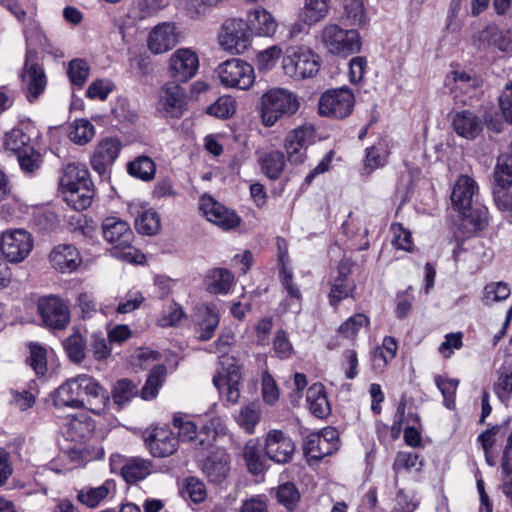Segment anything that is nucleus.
Returning <instances> with one entry per match:
<instances>
[{"label": "nucleus", "instance_id": "obj_1", "mask_svg": "<svg viewBox=\"0 0 512 512\" xmlns=\"http://www.w3.org/2000/svg\"><path fill=\"white\" fill-rule=\"evenodd\" d=\"M298 97L283 88H271L260 98V115L266 127L273 126L282 118H289L299 110Z\"/></svg>", "mask_w": 512, "mask_h": 512}, {"label": "nucleus", "instance_id": "obj_2", "mask_svg": "<svg viewBox=\"0 0 512 512\" xmlns=\"http://www.w3.org/2000/svg\"><path fill=\"white\" fill-rule=\"evenodd\" d=\"M102 233L107 242L114 244V256L128 262H142L144 255H139L131 245L134 233L127 222L115 217H107L102 222Z\"/></svg>", "mask_w": 512, "mask_h": 512}, {"label": "nucleus", "instance_id": "obj_3", "mask_svg": "<svg viewBox=\"0 0 512 512\" xmlns=\"http://www.w3.org/2000/svg\"><path fill=\"white\" fill-rule=\"evenodd\" d=\"M321 42L330 54L342 58L359 53L362 47L357 29H344L338 24H328L323 28Z\"/></svg>", "mask_w": 512, "mask_h": 512}, {"label": "nucleus", "instance_id": "obj_4", "mask_svg": "<svg viewBox=\"0 0 512 512\" xmlns=\"http://www.w3.org/2000/svg\"><path fill=\"white\" fill-rule=\"evenodd\" d=\"M286 75L296 79L314 77L320 70L321 57L306 47H289L282 60Z\"/></svg>", "mask_w": 512, "mask_h": 512}, {"label": "nucleus", "instance_id": "obj_5", "mask_svg": "<svg viewBox=\"0 0 512 512\" xmlns=\"http://www.w3.org/2000/svg\"><path fill=\"white\" fill-rule=\"evenodd\" d=\"M220 83L227 88L248 90L255 81L254 68L239 58L228 59L215 70Z\"/></svg>", "mask_w": 512, "mask_h": 512}, {"label": "nucleus", "instance_id": "obj_6", "mask_svg": "<svg viewBox=\"0 0 512 512\" xmlns=\"http://www.w3.org/2000/svg\"><path fill=\"white\" fill-rule=\"evenodd\" d=\"M354 105L355 97L348 87L329 89L319 98L318 112L321 116L344 119L352 113Z\"/></svg>", "mask_w": 512, "mask_h": 512}, {"label": "nucleus", "instance_id": "obj_7", "mask_svg": "<svg viewBox=\"0 0 512 512\" xmlns=\"http://www.w3.org/2000/svg\"><path fill=\"white\" fill-rule=\"evenodd\" d=\"M37 311L43 325L50 330H64L71 321L68 304L56 295L41 296Z\"/></svg>", "mask_w": 512, "mask_h": 512}, {"label": "nucleus", "instance_id": "obj_8", "mask_svg": "<svg viewBox=\"0 0 512 512\" xmlns=\"http://www.w3.org/2000/svg\"><path fill=\"white\" fill-rule=\"evenodd\" d=\"M23 91L30 103L36 101L45 91L47 76L44 68L37 62V53L33 50L26 52L25 64L20 75Z\"/></svg>", "mask_w": 512, "mask_h": 512}, {"label": "nucleus", "instance_id": "obj_9", "mask_svg": "<svg viewBox=\"0 0 512 512\" xmlns=\"http://www.w3.org/2000/svg\"><path fill=\"white\" fill-rule=\"evenodd\" d=\"M33 248L31 234L24 229L7 230L0 236V253L7 262L20 263Z\"/></svg>", "mask_w": 512, "mask_h": 512}, {"label": "nucleus", "instance_id": "obj_10", "mask_svg": "<svg viewBox=\"0 0 512 512\" xmlns=\"http://www.w3.org/2000/svg\"><path fill=\"white\" fill-rule=\"evenodd\" d=\"M80 399L84 409H88L96 415L106 412L110 404V394L94 377L87 374L78 375Z\"/></svg>", "mask_w": 512, "mask_h": 512}, {"label": "nucleus", "instance_id": "obj_11", "mask_svg": "<svg viewBox=\"0 0 512 512\" xmlns=\"http://www.w3.org/2000/svg\"><path fill=\"white\" fill-rule=\"evenodd\" d=\"M145 444L153 457L165 458L178 450L179 439L168 425L155 426L145 437Z\"/></svg>", "mask_w": 512, "mask_h": 512}, {"label": "nucleus", "instance_id": "obj_12", "mask_svg": "<svg viewBox=\"0 0 512 512\" xmlns=\"http://www.w3.org/2000/svg\"><path fill=\"white\" fill-rule=\"evenodd\" d=\"M252 36L248 21L243 19H227L222 25L220 42L222 46L237 53L244 51Z\"/></svg>", "mask_w": 512, "mask_h": 512}, {"label": "nucleus", "instance_id": "obj_13", "mask_svg": "<svg viewBox=\"0 0 512 512\" xmlns=\"http://www.w3.org/2000/svg\"><path fill=\"white\" fill-rule=\"evenodd\" d=\"M295 443L282 430H270L265 438L264 451L268 459L277 464H287L293 459Z\"/></svg>", "mask_w": 512, "mask_h": 512}, {"label": "nucleus", "instance_id": "obj_14", "mask_svg": "<svg viewBox=\"0 0 512 512\" xmlns=\"http://www.w3.org/2000/svg\"><path fill=\"white\" fill-rule=\"evenodd\" d=\"M121 146V142L114 137L104 138L96 145L90 163L93 170L102 178L110 176L111 167L120 153Z\"/></svg>", "mask_w": 512, "mask_h": 512}, {"label": "nucleus", "instance_id": "obj_15", "mask_svg": "<svg viewBox=\"0 0 512 512\" xmlns=\"http://www.w3.org/2000/svg\"><path fill=\"white\" fill-rule=\"evenodd\" d=\"M314 140L315 130L312 126H301L288 133L284 147L289 162L303 163L306 158V150L314 143Z\"/></svg>", "mask_w": 512, "mask_h": 512}, {"label": "nucleus", "instance_id": "obj_16", "mask_svg": "<svg viewBox=\"0 0 512 512\" xmlns=\"http://www.w3.org/2000/svg\"><path fill=\"white\" fill-rule=\"evenodd\" d=\"M199 68L198 56L190 49H178L169 60L168 72L173 82L183 83L195 76Z\"/></svg>", "mask_w": 512, "mask_h": 512}, {"label": "nucleus", "instance_id": "obj_17", "mask_svg": "<svg viewBox=\"0 0 512 512\" xmlns=\"http://www.w3.org/2000/svg\"><path fill=\"white\" fill-rule=\"evenodd\" d=\"M200 209L208 221L223 230L234 229L241 223V218L235 211L225 207L211 196L201 198Z\"/></svg>", "mask_w": 512, "mask_h": 512}, {"label": "nucleus", "instance_id": "obj_18", "mask_svg": "<svg viewBox=\"0 0 512 512\" xmlns=\"http://www.w3.org/2000/svg\"><path fill=\"white\" fill-rule=\"evenodd\" d=\"M350 272V268L341 262L337 266V275L329 280L330 291L328 293V300L329 304L334 308H337L343 300L353 297L356 284L354 280L350 279Z\"/></svg>", "mask_w": 512, "mask_h": 512}, {"label": "nucleus", "instance_id": "obj_19", "mask_svg": "<svg viewBox=\"0 0 512 512\" xmlns=\"http://www.w3.org/2000/svg\"><path fill=\"white\" fill-rule=\"evenodd\" d=\"M451 125L454 132L466 140L476 139L484 129L483 119L469 109L454 112Z\"/></svg>", "mask_w": 512, "mask_h": 512}, {"label": "nucleus", "instance_id": "obj_20", "mask_svg": "<svg viewBox=\"0 0 512 512\" xmlns=\"http://www.w3.org/2000/svg\"><path fill=\"white\" fill-rule=\"evenodd\" d=\"M224 425L221 418L212 417L207 420L199 429L190 442L191 448L197 451H215V442L220 434L224 433Z\"/></svg>", "mask_w": 512, "mask_h": 512}, {"label": "nucleus", "instance_id": "obj_21", "mask_svg": "<svg viewBox=\"0 0 512 512\" xmlns=\"http://www.w3.org/2000/svg\"><path fill=\"white\" fill-rule=\"evenodd\" d=\"M49 260L54 269L60 273H72L82 263L79 250L72 244H59L49 254Z\"/></svg>", "mask_w": 512, "mask_h": 512}, {"label": "nucleus", "instance_id": "obj_22", "mask_svg": "<svg viewBox=\"0 0 512 512\" xmlns=\"http://www.w3.org/2000/svg\"><path fill=\"white\" fill-rule=\"evenodd\" d=\"M230 471V456L223 450L216 448L202 462V472L208 480L215 484L222 483Z\"/></svg>", "mask_w": 512, "mask_h": 512}, {"label": "nucleus", "instance_id": "obj_23", "mask_svg": "<svg viewBox=\"0 0 512 512\" xmlns=\"http://www.w3.org/2000/svg\"><path fill=\"white\" fill-rule=\"evenodd\" d=\"M178 42L176 26L164 22L154 27L148 37V48L154 54H161L172 49Z\"/></svg>", "mask_w": 512, "mask_h": 512}, {"label": "nucleus", "instance_id": "obj_24", "mask_svg": "<svg viewBox=\"0 0 512 512\" xmlns=\"http://www.w3.org/2000/svg\"><path fill=\"white\" fill-rule=\"evenodd\" d=\"M512 187V142L509 144L507 150L497 157L496 165L493 171V186L492 195L495 198V193L506 191Z\"/></svg>", "mask_w": 512, "mask_h": 512}, {"label": "nucleus", "instance_id": "obj_25", "mask_svg": "<svg viewBox=\"0 0 512 512\" xmlns=\"http://www.w3.org/2000/svg\"><path fill=\"white\" fill-rule=\"evenodd\" d=\"M78 375L66 380L51 394L53 405L56 408L69 407L72 409H84L81 393L78 387Z\"/></svg>", "mask_w": 512, "mask_h": 512}, {"label": "nucleus", "instance_id": "obj_26", "mask_svg": "<svg viewBox=\"0 0 512 512\" xmlns=\"http://www.w3.org/2000/svg\"><path fill=\"white\" fill-rule=\"evenodd\" d=\"M478 48L493 46L501 52L512 51V31L500 30L497 25L489 24L478 33Z\"/></svg>", "mask_w": 512, "mask_h": 512}, {"label": "nucleus", "instance_id": "obj_27", "mask_svg": "<svg viewBox=\"0 0 512 512\" xmlns=\"http://www.w3.org/2000/svg\"><path fill=\"white\" fill-rule=\"evenodd\" d=\"M185 92L177 82L167 83L163 87L160 105L170 117L180 118L183 114Z\"/></svg>", "mask_w": 512, "mask_h": 512}, {"label": "nucleus", "instance_id": "obj_28", "mask_svg": "<svg viewBox=\"0 0 512 512\" xmlns=\"http://www.w3.org/2000/svg\"><path fill=\"white\" fill-rule=\"evenodd\" d=\"M459 213L461 214L459 230L463 234H474L488 225V211L484 206H470Z\"/></svg>", "mask_w": 512, "mask_h": 512}, {"label": "nucleus", "instance_id": "obj_29", "mask_svg": "<svg viewBox=\"0 0 512 512\" xmlns=\"http://www.w3.org/2000/svg\"><path fill=\"white\" fill-rule=\"evenodd\" d=\"M93 182L87 167L80 163H70L63 169V174L59 180V187L63 192L75 189L82 184L91 185Z\"/></svg>", "mask_w": 512, "mask_h": 512}, {"label": "nucleus", "instance_id": "obj_30", "mask_svg": "<svg viewBox=\"0 0 512 512\" xmlns=\"http://www.w3.org/2000/svg\"><path fill=\"white\" fill-rule=\"evenodd\" d=\"M242 456L247 470L252 475L258 476L266 469V458L268 457L258 440L250 439L244 445Z\"/></svg>", "mask_w": 512, "mask_h": 512}, {"label": "nucleus", "instance_id": "obj_31", "mask_svg": "<svg viewBox=\"0 0 512 512\" xmlns=\"http://www.w3.org/2000/svg\"><path fill=\"white\" fill-rule=\"evenodd\" d=\"M475 187L476 182L472 178L468 176L459 178L451 193V201L455 210L460 212L472 206Z\"/></svg>", "mask_w": 512, "mask_h": 512}, {"label": "nucleus", "instance_id": "obj_32", "mask_svg": "<svg viewBox=\"0 0 512 512\" xmlns=\"http://www.w3.org/2000/svg\"><path fill=\"white\" fill-rule=\"evenodd\" d=\"M152 462L148 459L133 457L121 467V476L124 481L130 485L144 480L152 472Z\"/></svg>", "mask_w": 512, "mask_h": 512}, {"label": "nucleus", "instance_id": "obj_33", "mask_svg": "<svg viewBox=\"0 0 512 512\" xmlns=\"http://www.w3.org/2000/svg\"><path fill=\"white\" fill-rule=\"evenodd\" d=\"M306 398L309 404V409L314 416L323 419L330 415L331 408L324 385L321 383L313 384L308 388Z\"/></svg>", "mask_w": 512, "mask_h": 512}, {"label": "nucleus", "instance_id": "obj_34", "mask_svg": "<svg viewBox=\"0 0 512 512\" xmlns=\"http://www.w3.org/2000/svg\"><path fill=\"white\" fill-rule=\"evenodd\" d=\"M233 274L225 268H213L205 277L206 289L212 294H226L233 283Z\"/></svg>", "mask_w": 512, "mask_h": 512}, {"label": "nucleus", "instance_id": "obj_35", "mask_svg": "<svg viewBox=\"0 0 512 512\" xmlns=\"http://www.w3.org/2000/svg\"><path fill=\"white\" fill-rule=\"evenodd\" d=\"M94 195L93 183L91 185L82 184L81 187L77 186L75 189L63 192V199L74 210L82 211L90 207Z\"/></svg>", "mask_w": 512, "mask_h": 512}, {"label": "nucleus", "instance_id": "obj_36", "mask_svg": "<svg viewBox=\"0 0 512 512\" xmlns=\"http://www.w3.org/2000/svg\"><path fill=\"white\" fill-rule=\"evenodd\" d=\"M259 164L261 171L267 178L277 180L286 166L285 155L279 150L269 151L259 158Z\"/></svg>", "mask_w": 512, "mask_h": 512}, {"label": "nucleus", "instance_id": "obj_37", "mask_svg": "<svg viewBox=\"0 0 512 512\" xmlns=\"http://www.w3.org/2000/svg\"><path fill=\"white\" fill-rule=\"evenodd\" d=\"M331 0H305L300 19L312 26L322 21L329 13Z\"/></svg>", "mask_w": 512, "mask_h": 512}, {"label": "nucleus", "instance_id": "obj_38", "mask_svg": "<svg viewBox=\"0 0 512 512\" xmlns=\"http://www.w3.org/2000/svg\"><path fill=\"white\" fill-rule=\"evenodd\" d=\"M67 426L68 434L74 441L88 440L95 431V421L86 414L72 417Z\"/></svg>", "mask_w": 512, "mask_h": 512}, {"label": "nucleus", "instance_id": "obj_39", "mask_svg": "<svg viewBox=\"0 0 512 512\" xmlns=\"http://www.w3.org/2000/svg\"><path fill=\"white\" fill-rule=\"evenodd\" d=\"M248 22L252 35L271 36L275 33L277 23L273 16L266 10H255L249 15Z\"/></svg>", "mask_w": 512, "mask_h": 512}, {"label": "nucleus", "instance_id": "obj_40", "mask_svg": "<svg viewBox=\"0 0 512 512\" xmlns=\"http://www.w3.org/2000/svg\"><path fill=\"white\" fill-rule=\"evenodd\" d=\"M166 6V0H134L129 8L128 17L134 21L144 20Z\"/></svg>", "mask_w": 512, "mask_h": 512}, {"label": "nucleus", "instance_id": "obj_41", "mask_svg": "<svg viewBox=\"0 0 512 512\" xmlns=\"http://www.w3.org/2000/svg\"><path fill=\"white\" fill-rule=\"evenodd\" d=\"M62 344L68 359L71 362L80 364L84 361L87 351V342L81 335L79 329H75L74 332L63 341Z\"/></svg>", "mask_w": 512, "mask_h": 512}, {"label": "nucleus", "instance_id": "obj_42", "mask_svg": "<svg viewBox=\"0 0 512 512\" xmlns=\"http://www.w3.org/2000/svg\"><path fill=\"white\" fill-rule=\"evenodd\" d=\"M166 366L163 364L155 365L141 389V397L144 400H152L158 395L159 389L162 386L166 377Z\"/></svg>", "mask_w": 512, "mask_h": 512}, {"label": "nucleus", "instance_id": "obj_43", "mask_svg": "<svg viewBox=\"0 0 512 512\" xmlns=\"http://www.w3.org/2000/svg\"><path fill=\"white\" fill-rule=\"evenodd\" d=\"M137 393V385L133 381L123 378L116 381L113 385L111 396L114 404L121 409L130 402Z\"/></svg>", "mask_w": 512, "mask_h": 512}, {"label": "nucleus", "instance_id": "obj_44", "mask_svg": "<svg viewBox=\"0 0 512 512\" xmlns=\"http://www.w3.org/2000/svg\"><path fill=\"white\" fill-rule=\"evenodd\" d=\"M29 356L26 358V364L30 366L37 376H45L47 373V349L37 343L28 344Z\"/></svg>", "mask_w": 512, "mask_h": 512}, {"label": "nucleus", "instance_id": "obj_45", "mask_svg": "<svg viewBox=\"0 0 512 512\" xmlns=\"http://www.w3.org/2000/svg\"><path fill=\"white\" fill-rule=\"evenodd\" d=\"M128 173L143 181H150L155 177L156 164L148 156H139L127 165Z\"/></svg>", "mask_w": 512, "mask_h": 512}, {"label": "nucleus", "instance_id": "obj_46", "mask_svg": "<svg viewBox=\"0 0 512 512\" xmlns=\"http://www.w3.org/2000/svg\"><path fill=\"white\" fill-rule=\"evenodd\" d=\"M342 20L350 26H363L366 23V13L362 0H344Z\"/></svg>", "mask_w": 512, "mask_h": 512}, {"label": "nucleus", "instance_id": "obj_47", "mask_svg": "<svg viewBox=\"0 0 512 512\" xmlns=\"http://www.w3.org/2000/svg\"><path fill=\"white\" fill-rule=\"evenodd\" d=\"M16 157L21 170L25 174H34L43 164V157L34 146L26 147L22 152L20 151Z\"/></svg>", "mask_w": 512, "mask_h": 512}, {"label": "nucleus", "instance_id": "obj_48", "mask_svg": "<svg viewBox=\"0 0 512 512\" xmlns=\"http://www.w3.org/2000/svg\"><path fill=\"white\" fill-rule=\"evenodd\" d=\"M31 146H33L31 137L21 128L14 127L11 131L5 133L4 147L14 155Z\"/></svg>", "mask_w": 512, "mask_h": 512}, {"label": "nucleus", "instance_id": "obj_49", "mask_svg": "<svg viewBox=\"0 0 512 512\" xmlns=\"http://www.w3.org/2000/svg\"><path fill=\"white\" fill-rule=\"evenodd\" d=\"M110 485L111 483L106 481L99 487L89 488L87 490L82 489L78 492L77 499L87 507L94 508L108 496L110 492Z\"/></svg>", "mask_w": 512, "mask_h": 512}, {"label": "nucleus", "instance_id": "obj_50", "mask_svg": "<svg viewBox=\"0 0 512 512\" xmlns=\"http://www.w3.org/2000/svg\"><path fill=\"white\" fill-rule=\"evenodd\" d=\"M434 381L443 396L445 407L454 409L456 391L460 381L455 378H444L441 375H436Z\"/></svg>", "mask_w": 512, "mask_h": 512}, {"label": "nucleus", "instance_id": "obj_51", "mask_svg": "<svg viewBox=\"0 0 512 512\" xmlns=\"http://www.w3.org/2000/svg\"><path fill=\"white\" fill-rule=\"evenodd\" d=\"M90 73V67L85 59L75 58L68 63L67 74L72 85L83 87Z\"/></svg>", "mask_w": 512, "mask_h": 512}, {"label": "nucleus", "instance_id": "obj_52", "mask_svg": "<svg viewBox=\"0 0 512 512\" xmlns=\"http://www.w3.org/2000/svg\"><path fill=\"white\" fill-rule=\"evenodd\" d=\"M237 423L247 433L252 434L255 426L260 421V412L255 403H249L241 408L238 416L236 417Z\"/></svg>", "mask_w": 512, "mask_h": 512}, {"label": "nucleus", "instance_id": "obj_53", "mask_svg": "<svg viewBox=\"0 0 512 512\" xmlns=\"http://www.w3.org/2000/svg\"><path fill=\"white\" fill-rule=\"evenodd\" d=\"M276 498L281 505L292 511L300 501V492L294 483L285 482L279 485Z\"/></svg>", "mask_w": 512, "mask_h": 512}, {"label": "nucleus", "instance_id": "obj_54", "mask_svg": "<svg viewBox=\"0 0 512 512\" xmlns=\"http://www.w3.org/2000/svg\"><path fill=\"white\" fill-rule=\"evenodd\" d=\"M68 136L74 143L84 145L93 138L94 126L86 119L75 120Z\"/></svg>", "mask_w": 512, "mask_h": 512}, {"label": "nucleus", "instance_id": "obj_55", "mask_svg": "<svg viewBox=\"0 0 512 512\" xmlns=\"http://www.w3.org/2000/svg\"><path fill=\"white\" fill-rule=\"evenodd\" d=\"M135 228L140 234L155 235L160 229V218L155 211H144L136 218Z\"/></svg>", "mask_w": 512, "mask_h": 512}, {"label": "nucleus", "instance_id": "obj_56", "mask_svg": "<svg viewBox=\"0 0 512 512\" xmlns=\"http://www.w3.org/2000/svg\"><path fill=\"white\" fill-rule=\"evenodd\" d=\"M236 111L235 100L232 96H221L206 108V113L217 118H230Z\"/></svg>", "mask_w": 512, "mask_h": 512}, {"label": "nucleus", "instance_id": "obj_57", "mask_svg": "<svg viewBox=\"0 0 512 512\" xmlns=\"http://www.w3.org/2000/svg\"><path fill=\"white\" fill-rule=\"evenodd\" d=\"M501 468L504 478L500 488L512 507V449L504 447Z\"/></svg>", "mask_w": 512, "mask_h": 512}, {"label": "nucleus", "instance_id": "obj_58", "mask_svg": "<svg viewBox=\"0 0 512 512\" xmlns=\"http://www.w3.org/2000/svg\"><path fill=\"white\" fill-rule=\"evenodd\" d=\"M219 322V314L213 308L207 307L204 312L203 319L200 323V333L198 339L200 341L210 340L213 337Z\"/></svg>", "mask_w": 512, "mask_h": 512}, {"label": "nucleus", "instance_id": "obj_59", "mask_svg": "<svg viewBox=\"0 0 512 512\" xmlns=\"http://www.w3.org/2000/svg\"><path fill=\"white\" fill-rule=\"evenodd\" d=\"M328 441L326 438L320 437L318 434H310L307 436L304 442V453L313 459H322L326 455L330 454V451L323 449V445H327Z\"/></svg>", "mask_w": 512, "mask_h": 512}, {"label": "nucleus", "instance_id": "obj_60", "mask_svg": "<svg viewBox=\"0 0 512 512\" xmlns=\"http://www.w3.org/2000/svg\"><path fill=\"white\" fill-rule=\"evenodd\" d=\"M368 325L369 318L363 313H357L343 322L339 326L338 332L346 338L353 339L362 327Z\"/></svg>", "mask_w": 512, "mask_h": 512}, {"label": "nucleus", "instance_id": "obj_61", "mask_svg": "<svg viewBox=\"0 0 512 512\" xmlns=\"http://www.w3.org/2000/svg\"><path fill=\"white\" fill-rule=\"evenodd\" d=\"M493 391L500 402L508 406L512 397V372H501L493 384Z\"/></svg>", "mask_w": 512, "mask_h": 512}, {"label": "nucleus", "instance_id": "obj_62", "mask_svg": "<svg viewBox=\"0 0 512 512\" xmlns=\"http://www.w3.org/2000/svg\"><path fill=\"white\" fill-rule=\"evenodd\" d=\"M423 466L422 460L417 453L399 452L395 458L393 468L396 472L400 470L411 471L415 469L419 471Z\"/></svg>", "mask_w": 512, "mask_h": 512}, {"label": "nucleus", "instance_id": "obj_63", "mask_svg": "<svg viewBox=\"0 0 512 512\" xmlns=\"http://www.w3.org/2000/svg\"><path fill=\"white\" fill-rule=\"evenodd\" d=\"M90 350L95 360L101 361L110 356L111 349L102 332L93 333L90 339Z\"/></svg>", "mask_w": 512, "mask_h": 512}, {"label": "nucleus", "instance_id": "obj_64", "mask_svg": "<svg viewBox=\"0 0 512 512\" xmlns=\"http://www.w3.org/2000/svg\"><path fill=\"white\" fill-rule=\"evenodd\" d=\"M510 288L505 282H492L484 287V299L491 302L505 300L510 295Z\"/></svg>", "mask_w": 512, "mask_h": 512}]
</instances>
